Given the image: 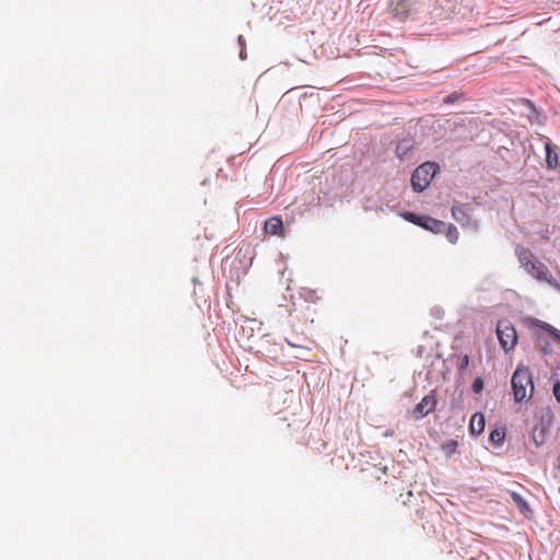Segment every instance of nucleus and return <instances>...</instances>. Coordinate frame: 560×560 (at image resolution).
Instances as JSON below:
<instances>
[{
    "mask_svg": "<svg viewBox=\"0 0 560 560\" xmlns=\"http://www.w3.org/2000/svg\"><path fill=\"white\" fill-rule=\"evenodd\" d=\"M515 255L525 271L539 282L548 283L550 287L560 292V283L552 277L548 267L538 260L536 256L521 244L515 246Z\"/></svg>",
    "mask_w": 560,
    "mask_h": 560,
    "instance_id": "nucleus-1",
    "label": "nucleus"
},
{
    "mask_svg": "<svg viewBox=\"0 0 560 560\" xmlns=\"http://www.w3.org/2000/svg\"><path fill=\"white\" fill-rule=\"evenodd\" d=\"M511 383L516 402H522L533 396L534 383L528 368L518 366L512 375Z\"/></svg>",
    "mask_w": 560,
    "mask_h": 560,
    "instance_id": "nucleus-2",
    "label": "nucleus"
},
{
    "mask_svg": "<svg viewBox=\"0 0 560 560\" xmlns=\"http://www.w3.org/2000/svg\"><path fill=\"white\" fill-rule=\"evenodd\" d=\"M439 170L440 166L435 162H425L418 166L411 175L412 189L422 192L430 185Z\"/></svg>",
    "mask_w": 560,
    "mask_h": 560,
    "instance_id": "nucleus-3",
    "label": "nucleus"
},
{
    "mask_svg": "<svg viewBox=\"0 0 560 560\" xmlns=\"http://www.w3.org/2000/svg\"><path fill=\"white\" fill-rule=\"evenodd\" d=\"M406 221L411 222L416 225H419L428 231H431L435 234H439L443 228H445V222L434 219L430 215H419L411 211H406L400 214Z\"/></svg>",
    "mask_w": 560,
    "mask_h": 560,
    "instance_id": "nucleus-4",
    "label": "nucleus"
},
{
    "mask_svg": "<svg viewBox=\"0 0 560 560\" xmlns=\"http://www.w3.org/2000/svg\"><path fill=\"white\" fill-rule=\"evenodd\" d=\"M452 217L464 228L476 230L478 221L472 215V208L468 203L454 202L451 208Z\"/></svg>",
    "mask_w": 560,
    "mask_h": 560,
    "instance_id": "nucleus-5",
    "label": "nucleus"
},
{
    "mask_svg": "<svg viewBox=\"0 0 560 560\" xmlns=\"http://www.w3.org/2000/svg\"><path fill=\"white\" fill-rule=\"evenodd\" d=\"M497 335L500 341V345L505 351H509L514 348L516 345L517 336L516 330L513 325L508 320V318L500 319L497 324Z\"/></svg>",
    "mask_w": 560,
    "mask_h": 560,
    "instance_id": "nucleus-6",
    "label": "nucleus"
},
{
    "mask_svg": "<svg viewBox=\"0 0 560 560\" xmlns=\"http://www.w3.org/2000/svg\"><path fill=\"white\" fill-rule=\"evenodd\" d=\"M520 104L524 108L522 114L527 117L530 125L544 126L546 124L547 116L539 110L530 100L521 98Z\"/></svg>",
    "mask_w": 560,
    "mask_h": 560,
    "instance_id": "nucleus-7",
    "label": "nucleus"
},
{
    "mask_svg": "<svg viewBox=\"0 0 560 560\" xmlns=\"http://www.w3.org/2000/svg\"><path fill=\"white\" fill-rule=\"evenodd\" d=\"M438 404L436 395L432 390L429 395L424 396L421 401L415 407L412 416L416 420H420L431 413Z\"/></svg>",
    "mask_w": 560,
    "mask_h": 560,
    "instance_id": "nucleus-8",
    "label": "nucleus"
},
{
    "mask_svg": "<svg viewBox=\"0 0 560 560\" xmlns=\"http://www.w3.org/2000/svg\"><path fill=\"white\" fill-rule=\"evenodd\" d=\"M390 11L398 21H405L411 11V3L409 0H394L390 3Z\"/></svg>",
    "mask_w": 560,
    "mask_h": 560,
    "instance_id": "nucleus-9",
    "label": "nucleus"
},
{
    "mask_svg": "<svg viewBox=\"0 0 560 560\" xmlns=\"http://www.w3.org/2000/svg\"><path fill=\"white\" fill-rule=\"evenodd\" d=\"M546 151V164L550 170H556L559 166V158L556 151V147L551 143L550 139H546L545 142Z\"/></svg>",
    "mask_w": 560,
    "mask_h": 560,
    "instance_id": "nucleus-10",
    "label": "nucleus"
},
{
    "mask_svg": "<svg viewBox=\"0 0 560 560\" xmlns=\"http://www.w3.org/2000/svg\"><path fill=\"white\" fill-rule=\"evenodd\" d=\"M469 430L472 435H479L485 430V417L480 412L472 415L470 419Z\"/></svg>",
    "mask_w": 560,
    "mask_h": 560,
    "instance_id": "nucleus-11",
    "label": "nucleus"
},
{
    "mask_svg": "<svg viewBox=\"0 0 560 560\" xmlns=\"http://www.w3.org/2000/svg\"><path fill=\"white\" fill-rule=\"evenodd\" d=\"M283 229V222L280 218L272 217L265 223V231L270 235H278Z\"/></svg>",
    "mask_w": 560,
    "mask_h": 560,
    "instance_id": "nucleus-12",
    "label": "nucleus"
},
{
    "mask_svg": "<svg viewBox=\"0 0 560 560\" xmlns=\"http://www.w3.org/2000/svg\"><path fill=\"white\" fill-rule=\"evenodd\" d=\"M511 498L513 502L517 505L518 510L522 514H524L526 517H529L533 513L532 509L529 508V504L526 502V500L517 492H512Z\"/></svg>",
    "mask_w": 560,
    "mask_h": 560,
    "instance_id": "nucleus-13",
    "label": "nucleus"
},
{
    "mask_svg": "<svg viewBox=\"0 0 560 560\" xmlns=\"http://www.w3.org/2000/svg\"><path fill=\"white\" fill-rule=\"evenodd\" d=\"M534 325L536 327H539L541 329H544L545 331H547L555 340H557L558 342H560V330L555 328L553 326H551L550 324L546 323V322H542L540 319H536L534 322Z\"/></svg>",
    "mask_w": 560,
    "mask_h": 560,
    "instance_id": "nucleus-14",
    "label": "nucleus"
},
{
    "mask_svg": "<svg viewBox=\"0 0 560 560\" xmlns=\"http://www.w3.org/2000/svg\"><path fill=\"white\" fill-rule=\"evenodd\" d=\"M442 233L445 234V236L452 244H455L458 240L457 228L453 224L445 223V228H443V230L439 234H442Z\"/></svg>",
    "mask_w": 560,
    "mask_h": 560,
    "instance_id": "nucleus-15",
    "label": "nucleus"
},
{
    "mask_svg": "<svg viewBox=\"0 0 560 560\" xmlns=\"http://www.w3.org/2000/svg\"><path fill=\"white\" fill-rule=\"evenodd\" d=\"M462 101H465V95L462 92H452L443 98V103L447 105H453Z\"/></svg>",
    "mask_w": 560,
    "mask_h": 560,
    "instance_id": "nucleus-16",
    "label": "nucleus"
},
{
    "mask_svg": "<svg viewBox=\"0 0 560 560\" xmlns=\"http://www.w3.org/2000/svg\"><path fill=\"white\" fill-rule=\"evenodd\" d=\"M505 433L501 430H493L490 433V441L494 444H501L504 440Z\"/></svg>",
    "mask_w": 560,
    "mask_h": 560,
    "instance_id": "nucleus-17",
    "label": "nucleus"
},
{
    "mask_svg": "<svg viewBox=\"0 0 560 560\" xmlns=\"http://www.w3.org/2000/svg\"><path fill=\"white\" fill-rule=\"evenodd\" d=\"M469 364V357L468 354H464L458 358L457 369L459 372H464Z\"/></svg>",
    "mask_w": 560,
    "mask_h": 560,
    "instance_id": "nucleus-18",
    "label": "nucleus"
},
{
    "mask_svg": "<svg viewBox=\"0 0 560 560\" xmlns=\"http://www.w3.org/2000/svg\"><path fill=\"white\" fill-rule=\"evenodd\" d=\"M483 388V381L480 377L475 378L471 385L474 393L479 394Z\"/></svg>",
    "mask_w": 560,
    "mask_h": 560,
    "instance_id": "nucleus-19",
    "label": "nucleus"
},
{
    "mask_svg": "<svg viewBox=\"0 0 560 560\" xmlns=\"http://www.w3.org/2000/svg\"><path fill=\"white\" fill-rule=\"evenodd\" d=\"M553 395L556 399L560 402V383H556L553 386Z\"/></svg>",
    "mask_w": 560,
    "mask_h": 560,
    "instance_id": "nucleus-20",
    "label": "nucleus"
},
{
    "mask_svg": "<svg viewBox=\"0 0 560 560\" xmlns=\"http://www.w3.org/2000/svg\"><path fill=\"white\" fill-rule=\"evenodd\" d=\"M237 43H238V45H240V47H241V48H242V47H245L246 42H245V38L243 37V35H240V36L237 37Z\"/></svg>",
    "mask_w": 560,
    "mask_h": 560,
    "instance_id": "nucleus-21",
    "label": "nucleus"
},
{
    "mask_svg": "<svg viewBox=\"0 0 560 560\" xmlns=\"http://www.w3.org/2000/svg\"><path fill=\"white\" fill-rule=\"evenodd\" d=\"M240 58L242 60H245L246 59V49L245 47H242L241 50H240Z\"/></svg>",
    "mask_w": 560,
    "mask_h": 560,
    "instance_id": "nucleus-22",
    "label": "nucleus"
},
{
    "mask_svg": "<svg viewBox=\"0 0 560 560\" xmlns=\"http://www.w3.org/2000/svg\"><path fill=\"white\" fill-rule=\"evenodd\" d=\"M441 313H443V311L441 308H435V310H433L432 315H440Z\"/></svg>",
    "mask_w": 560,
    "mask_h": 560,
    "instance_id": "nucleus-23",
    "label": "nucleus"
},
{
    "mask_svg": "<svg viewBox=\"0 0 560 560\" xmlns=\"http://www.w3.org/2000/svg\"><path fill=\"white\" fill-rule=\"evenodd\" d=\"M192 282H194L195 284L199 283V281H198V279H197V278H194V279H192Z\"/></svg>",
    "mask_w": 560,
    "mask_h": 560,
    "instance_id": "nucleus-24",
    "label": "nucleus"
}]
</instances>
